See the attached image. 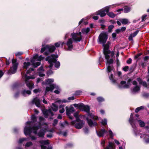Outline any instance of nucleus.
<instances>
[{
    "instance_id": "f8f14e48",
    "label": "nucleus",
    "mask_w": 149,
    "mask_h": 149,
    "mask_svg": "<svg viewBox=\"0 0 149 149\" xmlns=\"http://www.w3.org/2000/svg\"><path fill=\"white\" fill-rule=\"evenodd\" d=\"M12 63L13 66L11 67L10 69L9 70L8 74H13L15 73L17 70L18 66V63L17 62L16 60L13 58L12 59Z\"/></svg>"
},
{
    "instance_id": "cd10ccee",
    "label": "nucleus",
    "mask_w": 149,
    "mask_h": 149,
    "mask_svg": "<svg viewBox=\"0 0 149 149\" xmlns=\"http://www.w3.org/2000/svg\"><path fill=\"white\" fill-rule=\"evenodd\" d=\"M31 65V63L29 62H24L23 63V68L24 69H27Z\"/></svg>"
},
{
    "instance_id": "864d4df0",
    "label": "nucleus",
    "mask_w": 149,
    "mask_h": 149,
    "mask_svg": "<svg viewBox=\"0 0 149 149\" xmlns=\"http://www.w3.org/2000/svg\"><path fill=\"white\" fill-rule=\"evenodd\" d=\"M22 54L23 53L22 52H19L15 53V55L16 56H19L22 55Z\"/></svg>"
},
{
    "instance_id": "e2e57ef3",
    "label": "nucleus",
    "mask_w": 149,
    "mask_h": 149,
    "mask_svg": "<svg viewBox=\"0 0 149 149\" xmlns=\"http://www.w3.org/2000/svg\"><path fill=\"white\" fill-rule=\"evenodd\" d=\"M146 16L147 15H144L142 16L141 19L142 21H144V19H145V18L146 17Z\"/></svg>"
},
{
    "instance_id": "3c124183",
    "label": "nucleus",
    "mask_w": 149,
    "mask_h": 149,
    "mask_svg": "<svg viewBox=\"0 0 149 149\" xmlns=\"http://www.w3.org/2000/svg\"><path fill=\"white\" fill-rule=\"evenodd\" d=\"M39 119L40 120V123L42 121H44V118L40 116L39 117Z\"/></svg>"
},
{
    "instance_id": "6e6d98bb",
    "label": "nucleus",
    "mask_w": 149,
    "mask_h": 149,
    "mask_svg": "<svg viewBox=\"0 0 149 149\" xmlns=\"http://www.w3.org/2000/svg\"><path fill=\"white\" fill-rule=\"evenodd\" d=\"M105 141L104 140H102L101 142V145L102 146L104 147L105 145Z\"/></svg>"
},
{
    "instance_id": "052dcab7",
    "label": "nucleus",
    "mask_w": 149,
    "mask_h": 149,
    "mask_svg": "<svg viewBox=\"0 0 149 149\" xmlns=\"http://www.w3.org/2000/svg\"><path fill=\"white\" fill-rule=\"evenodd\" d=\"M129 68V67L128 66H125L124 68H123V69L124 71H126L128 70Z\"/></svg>"
},
{
    "instance_id": "72a5a7b5",
    "label": "nucleus",
    "mask_w": 149,
    "mask_h": 149,
    "mask_svg": "<svg viewBox=\"0 0 149 149\" xmlns=\"http://www.w3.org/2000/svg\"><path fill=\"white\" fill-rule=\"evenodd\" d=\"M107 15L110 17L112 18L116 16V15L112 12H109L108 13H107Z\"/></svg>"
},
{
    "instance_id": "37998d69",
    "label": "nucleus",
    "mask_w": 149,
    "mask_h": 149,
    "mask_svg": "<svg viewBox=\"0 0 149 149\" xmlns=\"http://www.w3.org/2000/svg\"><path fill=\"white\" fill-rule=\"evenodd\" d=\"M131 81V80L130 79H128V82H127V83H126V86H125V87H126V88H128L129 87V86H130V82Z\"/></svg>"
},
{
    "instance_id": "69168bd1",
    "label": "nucleus",
    "mask_w": 149,
    "mask_h": 149,
    "mask_svg": "<svg viewBox=\"0 0 149 149\" xmlns=\"http://www.w3.org/2000/svg\"><path fill=\"white\" fill-rule=\"evenodd\" d=\"M93 18L95 20H97L98 19L99 17L98 16H93Z\"/></svg>"
},
{
    "instance_id": "4be33fe9",
    "label": "nucleus",
    "mask_w": 149,
    "mask_h": 149,
    "mask_svg": "<svg viewBox=\"0 0 149 149\" xmlns=\"http://www.w3.org/2000/svg\"><path fill=\"white\" fill-rule=\"evenodd\" d=\"M114 144L113 143L109 142V145L106 148H104V149H115Z\"/></svg>"
},
{
    "instance_id": "7c9ffc66",
    "label": "nucleus",
    "mask_w": 149,
    "mask_h": 149,
    "mask_svg": "<svg viewBox=\"0 0 149 149\" xmlns=\"http://www.w3.org/2000/svg\"><path fill=\"white\" fill-rule=\"evenodd\" d=\"M120 22L124 24H126L128 23V20L126 19H122L120 20Z\"/></svg>"
},
{
    "instance_id": "8fccbe9b",
    "label": "nucleus",
    "mask_w": 149,
    "mask_h": 149,
    "mask_svg": "<svg viewBox=\"0 0 149 149\" xmlns=\"http://www.w3.org/2000/svg\"><path fill=\"white\" fill-rule=\"evenodd\" d=\"M82 92L80 91H77L75 92V95H79L81 94V93Z\"/></svg>"
},
{
    "instance_id": "9b49d317",
    "label": "nucleus",
    "mask_w": 149,
    "mask_h": 149,
    "mask_svg": "<svg viewBox=\"0 0 149 149\" xmlns=\"http://www.w3.org/2000/svg\"><path fill=\"white\" fill-rule=\"evenodd\" d=\"M56 49L54 45H47L45 47L42 48L41 50V52H43L45 51V52L44 54L46 55H47L49 53L53 52Z\"/></svg>"
},
{
    "instance_id": "2eb2a0df",
    "label": "nucleus",
    "mask_w": 149,
    "mask_h": 149,
    "mask_svg": "<svg viewBox=\"0 0 149 149\" xmlns=\"http://www.w3.org/2000/svg\"><path fill=\"white\" fill-rule=\"evenodd\" d=\"M132 84L133 85H135V86L131 89V91L133 94L136 93L140 91V87L137 85V83L135 81H133Z\"/></svg>"
},
{
    "instance_id": "e433bc0d",
    "label": "nucleus",
    "mask_w": 149,
    "mask_h": 149,
    "mask_svg": "<svg viewBox=\"0 0 149 149\" xmlns=\"http://www.w3.org/2000/svg\"><path fill=\"white\" fill-rule=\"evenodd\" d=\"M136 120L138 121L139 122V125H140V127H143L145 126V124L143 122L141 121L140 120L136 119Z\"/></svg>"
},
{
    "instance_id": "aec40b11",
    "label": "nucleus",
    "mask_w": 149,
    "mask_h": 149,
    "mask_svg": "<svg viewBox=\"0 0 149 149\" xmlns=\"http://www.w3.org/2000/svg\"><path fill=\"white\" fill-rule=\"evenodd\" d=\"M43 114L45 118H48L49 116H50L49 118L50 119L52 118L50 116L52 117L54 115L53 112L50 109L44 111Z\"/></svg>"
},
{
    "instance_id": "b1692460",
    "label": "nucleus",
    "mask_w": 149,
    "mask_h": 149,
    "mask_svg": "<svg viewBox=\"0 0 149 149\" xmlns=\"http://www.w3.org/2000/svg\"><path fill=\"white\" fill-rule=\"evenodd\" d=\"M126 82L125 81H122L120 82V85H118V88H126L125 87L126 86Z\"/></svg>"
},
{
    "instance_id": "f257e3e1",
    "label": "nucleus",
    "mask_w": 149,
    "mask_h": 149,
    "mask_svg": "<svg viewBox=\"0 0 149 149\" xmlns=\"http://www.w3.org/2000/svg\"><path fill=\"white\" fill-rule=\"evenodd\" d=\"M108 35L107 33L105 32L101 33L99 35L98 39L97 42L100 44H102L103 47V53L105 55V58L107 60L106 65L107 66V71L108 74L109 75V77L110 79L112 82L114 84L117 83L116 80L114 79H113V74H112V72L113 71V66L110 65L112 64L113 62V59L111 58L114 55V53L113 52H111L109 50V42L105 44L108 38Z\"/></svg>"
},
{
    "instance_id": "c9c22d12",
    "label": "nucleus",
    "mask_w": 149,
    "mask_h": 149,
    "mask_svg": "<svg viewBox=\"0 0 149 149\" xmlns=\"http://www.w3.org/2000/svg\"><path fill=\"white\" fill-rule=\"evenodd\" d=\"M130 7H125L124 9V12L125 13H127L130 11Z\"/></svg>"
},
{
    "instance_id": "2f4dec72",
    "label": "nucleus",
    "mask_w": 149,
    "mask_h": 149,
    "mask_svg": "<svg viewBox=\"0 0 149 149\" xmlns=\"http://www.w3.org/2000/svg\"><path fill=\"white\" fill-rule=\"evenodd\" d=\"M90 31V29L89 28H84L82 29L81 32L83 34H87Z\"/></svg>"
},
{
    "instance_id": "a19ab883",
    "label": "nucleus",
    "mask_w": 149,
    "mask_h": 149,
    "mask_svg": "<svg viewBox=\"0 0 149 149\" xmlns=\"http://www.w3.org/2000/svg\"><path fill=\"white\" fill-rule=\"evenodd\" d=\"M33 145V143L32 142L29 141L27 142L25 145V147H29Z\"/></svg>"
},
{
    "instance_id": "bf43d9fd",
    "label": "nucleus",
    "mask_w": 149,
    "mask_h": 149,
    "mask_svg": "<svg viewBox=\"0 0 149 149\" xmlns=\"http://www.w3.org/2000/svg\"><path fill=\"white\" fill-rule=\"evenodd\" d=\"M132 61V60L131 58H129L127 61V63L128 64H130L131 63Z\"/></svg>"
},
{
    "instance_id": "a211bd4d",
    "label": "nucleus",
    "mask_w": 149,
    "mask_h": 149,
    "mask_svg": "<svg viewBox=\"0 0 149 149\" xmlns=\"http://www.w3.org/2000/svg\"><path fill=\"white\" fill-rule=\"evenodd\" d=\"M39 143L41 144V147L42 149H52V147L47 148L46 146H43V145H47L49 144V140H42L39 141Z\"/></svg>"
},
{
    "instance_id": "6ab92c4d",
    "label": "nucleus",
    "mask_w": 149,
    "mask_h": 149,
    "mask_svg": "<svg viewBox=\"0 0 149 149\" xmlns=\"http://www.w3.org/2000/svg\"><path fill=\"white\" fill-rule=\"evenodd\" d=\"M96 132L97 136L99 137L104 136L105 134L108 135L107 131L104 129H100L98 131H96Z\"/></svg>"
},
{
    "instance_id": "ea45409f",
    "label": "nucleus",
    "mask_w": 149,
    "mask_h": 149,
    "mask_svg": "<svg viewBox=\"0 0 149 149\" xmlns=\"http://www.w3.org/2000/svg\"><path fill=\"white\" fill-rule=\"evenodd\" d=\"M28 140L27 139L25 138H22L20 139H19V140L18 141V143H22L23 141H27Z\"/></svg>"
},
{
    "instance_id": "39448f33",
    "label": "nucleus",
    "mask_w": 149,
    "mask_h": 149,
    "mask_svg": "<svg viewBox=\"0 0 149 149\" xmlns=\"http://www.w3.org/2000/svg\"><path fill=\"white\" fill-rule=\"evenodd\" d=\"M32 121H28L26 123V125L24 128V132L25 134L27 135L28 134L29 136L31 138L32 140H36L37 138L34 136H32L31 135L32 129L30 125L31 124Z\"/></svg>"
},
{
    "instance_id": "5701e85b",
    "label": "nucleus",
    "mask_w": 149,
    "mask_h": 149,
    "mask_svg": "<svg viewBox=\"0 0 149 149\" xmlns=\"http://www.w3.org/2000/svg\"><path fill=\"white\" fill-rule=\"evenodd\" d=\"M44 70L42 67H40L38 70V72L39 76L40 77H43L45 76V74L44 72Z\"/></svg>"
},
{
    "instance_id": "79ce46f5",
    "label": "nucleus",
    "mask_w": 149,
    "mask_h": 149,
    "mask_svg": "<svg viewBox=\"0 0 149 149\" xmlns=\"http://www.w3.org/2000/svg\"><path fill=\"white\" fill-rule=\"evenodd\" d=\"M109 133L110 138L112 139L113 136V134L111 130H109Z\"/></svg>"
},
{
    "instance_id": "bb28decb",
    "label": "nucleus",
    "mask_w": 149,
    "mask_h": 149,
    "mask_svg": "<svg viewBox=\"0 0 149 149\" xmlns=\"http://www.w3.org/2000/svg\"><path fill=\"white\" fill-rule=\"evenodd\" d=\"M22 93L23 96H25L30 95L31 92L29 91L24 90L22 91Z\"/></svg>"
},
{
    "instance_id": "f3484780",
    "label": "nucleus",
    "mask_w": 149,
    "mask_h": 149,
    "mask_svg": "<svg viewBox=\"0 0 149 149\" xmlns=\"http://www.w3.org/2000/svg\"><path fill=\"white\" fill-rule=\"evenodd\" d=\"M66 113L67 115L68 116L69 118L72 119V118L70 116L71 113H72L75 111L74 108L73 107L69 108L68 107H66Z\"/></svg>"
},
{
    "instance_id": "0eeeda50",
    "label": "nucleus",
    "mask_w": 149,
    "mask_h": 149,
    "mask_svg": "<svg viewBox=\"0 0 149 149\" xmlns=\"http://www.w3.org/2000/svg\"><path fill=\"white\" fill-rule=\"evenodd\" d=\"M118 6V4H116L107 6L96 12L95 13V14L100 15L101 17H104L106 14V12L107 13H108L110 8H113L114 6Z\"/></svg>"
},
{
    "instance_id": "20e7f679",
    "label": "nucleus",
    "mask_w": 149,
    "mask_h": 149,
    "mask_svg": "<svg viewBox=\"0 0 149 149\" xmlns=\"http://www.w3.org/2000/svg\"><path fill=\"white\" fill-rule=\"evenodd\" d=\"M58 57L57 55L52 54L51 56L47 57L45 60L48 61L50 65L48 67L51 68L53 66V63H55V66L56 68H59L60 66V63L59 62L56 61V58Z\"/></svg>"
},
{
    "instance_id": "5fc2aeb1",
    "label": "nucleus",
    "mask_w": 149,
    "mask_h": 149,
    "mask_svg": "<svg viewBox=\"0 0 149 149\" xmlns=\"http://www.w3.org/2000/svg\"><path fill=\"white\" fill-rule=\"evenodd\" d=\"M34 70V69L32 68H30L29 69V70H28L26 72V74H28L31 71H33Z\"/></svg>"
},
{
    "instance_id": "603ef678",
    "label": "nucleus",
    "mask_w": 149,
    "mask_h": 149,
    "mask_svg": "<svg viewBox=\"0 0 149 149\" xmlns=\"http://www.w3.org/2000/svg\"><path fill=\"white\" fill-rule=\"evenodd\" d=\"M113 25H110L109 26V31H111V30L114 27Z\"/></svg>"
},
{
    "instance_id": "680f3d73",
    "label": "nucleus",
    "mask_w": 149,
    "mask_h": 149,
    "mask_svg": "<svg viewBox=\"0 0 149 149\" xmlns=\"http://www.w3.org/2000/svg\"><path fill=\"white\" fill-rule=\"evenodd\" d=\"M143 96L146 97H147L149 96V94L147 93H144L143 94Z\"/></svg>"
},
{
    "instance_id": "dca6fc26",
    "label": "nucleus",
    "mask_w": 149,
    "mask_h": 149,
    "mask_svg": "<svg viewBox=\"0 0 149 149\" xmlns=\"http://www.w3.org/2000/svg\"><path fill=\"white\" fill-rule=\"evenodd\" d=\"M72 40L71 38H69L66 43L67 47L66 49L68 51H71L73 48Z\"/></svg>"
},
{
    "instance_id": "13d9d810",
    "label": "nucleus",
    "mask_w": 149,
    "mask_h": 149,
    "mask_svg": "<svg viewBox=\"0 0 149 149\" xmlns=\"http://www.w3.org/2000/svg\"><path fill=\"white\" fill-rule=\"evenodd\" d=\"M84 132L85 134H88V129L87 128H85L84 129Z\"/></svg>"
},
{
    "instance_id": "473e14b6",
    "label": "nucleus",
    "mask_w": 149,
    "mask_h": 149,
    "mask_svg": "<svg viewBox=\"0 0 149 149\" xmlns=\"http://www.w3.org/2000/svg\"><path fill=\"white\" fill-rule=\"evenodd\" d=\"M54 80L53 79H48L46 80V84H50L51 83L53 82Z\"/></svg>"
},
{
    "instance_id": "4c0bfd02",
    "label": "nucleus",
    "mask_w": 149,
    "mask_h": 149,
    "mask_svg": "<svg viewBox=\"0 0 149 149\" xmlns=\"http://www.w3.org/2000/svg\"><path fill=\"white\" fill-rule=\"evenodd\" d=\"M74 116L76 118V120L77 121H78L79 120V116H78V112H75L74 114Z\"/></svg>"
},
{
    "instance_id": "f03ea898",
    "label": "nucleus",
    "mask_w": 149,
    "mask_h": 149,
    "mask_svg": "<svg viewBox=\"0 0 149 149\" xmlns=\"http://www.w3.org/2000/svg\"><path fill=\"white\" fill-rule=\"evenodd\" d=\"M73 105L75 107H77L79 109L84 111L88 113L86 120L88 125L90 126H95L97 125V123L95 121L93 122L92 119H97L98 117L97 116H94L91 113H89L90 111L89 106L88 105H85L82 103H79L78 104H73Z\"/></svg>"
},
{
    "instance_id": "c85d7f7f",
    "label": "nucleus",
    "mask_w": 149,
    "mask_h": 149,
    "mask_svg": "<svg viewBox=\"0 0 149 149\" xmlns=\"http://www.w3.org/2000/svg\"><path fill=\"white\" fill-rule=\"evenodd\" d=\"M51 108L53 111H56L58 110V107L55 104L52 103Z\"/></svg>"
},
{
    "instance_id": "4468645a",
    "label": "nucleus",
    "mask_w": 149,
    "mask_h": 149,
    "mask_svg": "<svg viewBox=\"0 0 149 149\" xmlns=\"http://www.w3.org/2000/svg\"><path fill=\"white\" fill-rule=\"evenodd\" d=\"M81 33L79 32L78 33H72L71 34V38L74 42L80 41L81 39Z\"/></svg>"
},
{
    "instance_id": "774afa93",
    "label": "nucleus",
    "mask_w": 149,
    "mask_h": 149,
    "mask_svg": "<svg viewBox=\"0 0 149 149\" xmlns=\"http://www.w3.org/2000/svg\"><path fill=\"white\" fill-rule=\"evenodd\" d=\"M69 33H66V34H65V37H64V39H65L66 38H68V36H69Z\"/></svg>"
},
{
    "instance_id": "423d86ee",
    "label": "nucleus",
    "mask_w": 149,
    "mask_h": 149,
    "mask_svg": "<svg viewBox=\"0 0 149 149\" xmlns=\"http://www.w3.org/2000/svg\"><path fill=\"white\" fill-rule=\"evenodd\" d=\"M41 126L40 125L38 126H34L32 127V132L35 134H37V136L40 138H44L45 135L46 133V129H41L38 132L37 131L40 128Z\"/></svg>"
},
{
    "instance_id": "393cba45",
    "label": "nucleus",
    "mask_w": 149,
    "mask_h": 149,
    "mask_svg": "<svg viewBox=\"0 0 149 149\" xmlns=\"http://www.w3.org/2000/svg\"><path fill=\"white\" fill-rule=\"evenodd\" d=\"M139 32V31L137 30L134 32L133 33L131 34L129 37V40L130 41L133 40L132 38L135 36Z\"/></svg>"
},
{
    "instance_id": "de8ad7c7",
    "label": "nucleus",
    "mask_w": 149,
    "mask_h": 149,
    "mask_svg": "<svg viewBox=\"0 0 149 149\" xmlns=\"http://www.w3.org/2000/svg\"><path fill=\"white\" fill-rule=\"evenodd\" d=\"M58 122V120L57 119H54V122L53 124V125L54 126H55L57 124Z\"/></svg>"
},
{
    "instance_id": "58836bf2",
    "label": "nucleus",
    "mask_w": 149,
    "mask_h": 149,
    "mask_svg": "<svg viewBox=\"0 0 149 149\" xmlns=\"http://www.w3.org/2000/svg\"><path fill=\"white\" fill-rule=\"evenodd\" d=\"M97 100L99 102H103L104 100V98H103L102 97H97Z\"/></svg>"
},
{
    "instance_id": "338daca9",
    "label": "nucleus",
    "mask_w": 149,
    "mask_h": 149,
    "mask_svg": "<svg viewBox=\"0 0 149 149\" xmlns=\"http://www.w3.org/2000/svg\"><path fill=\"white\" fill-rule=\"evenodd\" d=\"M68 99L69 100H73L74 99V97L72 96V97H69L68 98Z\"/></svg>"
},
{
    "instance_id": "49530a36",
    "label": "nucleus",
    "mask_w": 149,
    "mask_h": 149,
    "mask_svg": "<svg viewBox=\"0 0 149 149\" xmlns=\"http://www.w3.org/2000/svg\"><path fill=\"white\" fill-rule=\"evenodd\" d=\"M41 91V90L39 89H36L35 90H34L33 91V92L34 93H38L40 92Z\"/></svg>"
},
{
    "instance_id": "4d7b16f0",
    "label": "nucleus",
    "mask_w": 149,
    "mask_h": 149,
    "mask_svg": "<svg viewBox=\"0 0 149 149\" xmlns=\"http://www.w3.org/2000/svg\"><path fill=\"white\" fill-rule=\"evenodd\" d=\"M68 124L67 121H65L64 123H62L61 124V125L62 126L64 127L65 125H68Z\"/></svg>"
},
{
    "instance_id": "a18cd8bd",
    "label": "nucleus",
    "mask_w": 149,
    "mask_h": 149,
    "mask_svg": "<svg viewBox=\"0 0 149 149\" xmlns=\"http://www.w3.org/2000/svg\"><path fill=\"white\" fill-rule=\"evenodd\" d=\"M101 123L103 125H106L107 124V120L104 119L102 120Z\"/></svg>"
},
{
    "instance_id": "0e129e2a",
    "label": "nucleus",
    "mask_w": 149,
    "mask_h": 149,
    "mask_svg": "<svg viewBox=\"0 0 149 149\" xmlns=\"http://www.w3.org/2000/svg\"><path fill=\"white\" fill-rule=\"evenodd\" d=\"M126 27H123L120 29L121 32H123L125 31L126 30Z\"/></svg>"
},
{
    "instance_id": "412c9836",
    "label": "nucleus",
    "mask_w": 149,
    "mask_h": 149,
    "mask_svg": "<svg viewBox=\"0 0 149 149\" xmlns=\"http://www.w3.org/2000/svg\"><path fill=\"white\" fill-rule=\"evenodd\" d=\"M31 102L33 104H35L38 107L40 106V100L37 97L34 98Z\"/></svg>"
},
{
    "instance_id": "c756f323",
    "label": "nucleus",
    "mask_w": 149,
    "mask_h": 149,
    "mask_svg": "<svg viewBox=\"0 0 149 149\" xmlns=\"http://www.w3.org/2000/svg\"><path fill=\"white\" fill-rule=\"evenodd\" d=\"M64 106L63 105H60L59 106V109H60L59 110V112L61 113H63L65 111V109H64Z\"/></svg>"
},
{
    "instance_id": "09e8293b",
    "label": "nucleus",
    "mask_w": 149,
    "mask_h": 149,
    "mask_svg": "<svg viewBox=\"0 0 149 149\" xmlns=\"http://www.w3.org/2000/svg\"><path fill=\"white\" fill-rule=\"evenodd\" d=\"M54 45H55V46L57 47H60V45H61V43H60V41H59L58 42L56 43Z\"/></svg>"
},
{
    "instance_id": "1a4fd4ad",
    "label": "nucleus",
    "mask_w": 149,
    "mask_h": 149,
    "mask_svg": "<svg viewBox=\"0 0 149 149\" xmlns=\"http://www.w3.org/2000/svg\"><path fill=\"white\" fill-rule=\"evenodd\" d=\"M22 78L25 80L26 85L29 87L30 89H31L34 87L33 84L31 81H29L28 80L29 79H34L36 77L34 76H28L26 74H24L23 72H22Z\"/></svg>"
},
{
    "instance_id": "c03bdc74",
    "label": "nucleus",
    "mask_w": 149,
    "mask_h": 149,
    "mask_svg": "<svg viewBox=\"0 0 149 149\" xmlns=\"http://www.w3.org/2000/svg\"><path fill=\"white\" fill-rule=\"evenodd\" d=\"M31 120L33 122H35L36 121V116L34 115H32L31 117Z\"/></svg>"
},
{
    "instance_id": "f704fd0d",
    "label": "nucleus",
    "mask_w": 149,
    "mask_h": 149,
    "mask_svg": "<svg viewBox=\"0 0 149 149\" xmlns=\"http://www.w3.org/2000/svg\"><path fill=\"white\" fill-rule=\"evenodd\" d=\"M68 102V101L65 99L58 100L56 101V102H58L59 104L62 103H65Z\"/></svg>"
},
{
    "instance_id": "ddd939ff",
    "label": "nucleus",
    "mask_w": 149,
    "mask_h": 149,
    "mask_svg": "<svg viewBox=\"0 0 149 149\" xmlns=\"http://www.w3.org/2000/svg\"><path fill=\"white\" fill-rule=\"evenodd\" d=\"M85 124L84 122L80 119L78 121L75 120L71 122V124L72 125H74L75 127L77 129H81L83 126Z\"/></svg>"
},
{
    "instance_id": "6e6552de",
    "label": "nucleus",
    "mask_w": 149,
    "mask_h": 149,
    "mask_svg": "<svg viewBox=\"0 0 149 149\" xmlns=\"http://www.w3.org/2000/svg\"><path fill=\"white\" fill-rule=\"evenodd\" d=\"M54 88L56 89L54 91V93L56 94H59L61 91L60 88L56 84H51L46 87L45 91V95H46L47 93L49 91L52 92Z\"/></svg>"
},
{
    "instance_id": "a878e982",
    "label": "nucleus",
    "mask_w": 149,
    "mask_h": 149,
    "mask_svg": "<svg viewBox=\"0 0 149 149\" xmlns=\"http://www.w3.org/2000/svg\"><path fill=\"white\" fill-rule=\"evenodd\" d=\"M137 81L139 82L140 84H141L143 86L145 87H147V85L145 81H143L140 78H137Z\"/></svg>"
},
{
    "instance_id": "9d476101",
    "label": "nucleus",
    "mask_w": 149,
    "mask_h": 149,
    "mask_svg": "<svg viewBox=\"0 0 149 149\" xmlns=\"http://www.w3.org/2000/svg\"><path fill=\"white\" fill-rule=\"evenodd\" d=\"M43 58L42 56H39L37 54L34 56L33 58L31 60V62L33 67L35 68L39 66L40 63L39 61H41Z\"/></svg>"
},
{
    "instance_id": "7ed1b4c3",
    "label": "nucleus",
    "mask_w": 149,
    "mask_h": 149,
    "mask_svg": "<svg viewBox=\"0 0 149 149\" xmlns=\"http://www.w3.org/2000/svg\"><path fill=\"white\" fill-rule=\"evenodd\" d=\"M129 122L131 124L132 127L134 129V131L135 136H140V138L143 139L145 143H149V134L148 133L149 132V127L146 126L145 127V129L146 131V133L143 132L142 134L140 133L139 130H137L136 129V127L134 125V120L133 119V116L132 113L130 115Z\"/></svg>"
}]
</instances>
